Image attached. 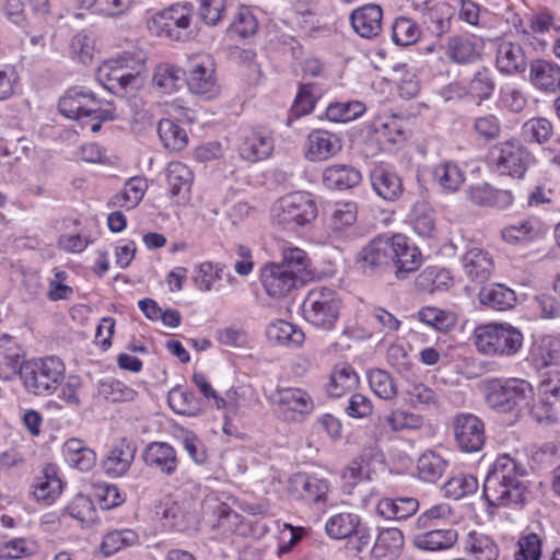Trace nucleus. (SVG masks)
I'll return each instance as SVG.
<instances>
[{"mask_svg": "<svg viewBox=\"0 0 560 560\" xmlns=\"http://www.w3.org/2000/svg\"><path fill=\"white\" fill-rule=\"evenodd\" d=\"M495 89V81L488 68L478 69L467 85V93L482 102L488 100Z\"/></svg>", "mask_w": 560, "mask_h": 560, "instance_id": "13d9d810", "label": "nucleus"}, {"mask_svg": "<svg viewBox=\"0 0 560 560\" xmlns=\"http://www.w3.org/2000/svg\"><path fill=\"white\" fill-rule=\"evenodd\" d=\"M468 199L480 207L509 208L514 197L510 190L497 189L487 183L472 185L467 189Z\"/></svg>", "mask_w": 560, "mask_h": 560, "instance_id": "c85d7f7f", "label": "nucleus"}, {"mask_svg": "<svg viewBox=\"0 0 560 560\" xmlns=\"http://www.w3.org/2000/svg\"><path fill=\"white\" fill-rule=\"evenodd\" d=\"M38 545L26 538H13L0 545V558L20 559L36 553Z\"/></svg>", "mask_w": 560, "mask_h": 560, "instance_id": "0e129e2a", "label": "nucleus"}, {"mask_svg": "<svg viewBox=\"0 0 560 560\" xmlns=\"http://www.w3.org/2000/svg\"><path fill=\"white\" fill-rule=\"evenodd\" d=\"M148 188L145 179L141 177L130 178L124 188L112 199L114 207L133 209L142 200Z\"/></svg>", "mask_w": 560, "mask_h": 560, "instance_id": "de8ad7c7", "label": "nucleus"}, {"mask_svg": "<svg viewBox=\"0 0 560 560\" xmlns=\"http://www.w3.org/2000/svg\"><path fill=\"white\" fill-rule=\"evenodd\" d=\"M553 135L551 121L544 117H533L526 120L521 128V136L527 143H547Z\"/></svg>", "mask_w": 560, "mask_h": 560, "instance_id": "8fccbe9b", "label": "nucleus"}, {"mask_svg": "<svg viewBox=\"0 0 560 560\" xmlns=\"http://www.w3.org/2000/svg\"><path fill=\"white\" fill-rule=\"evenodd\" d=\"M390 250L392 237L380 236L360 250L357 261L363 270L374 271L392 264Z\"/></svg>", "mask_w": 560, "mask_h": 560, "instance_id": "393cba45", "label": "nucleus"}, {"mask_svg": "<svg viewBox=\"0 0 560 560\" xmlns=\"http://www.w3.org/2000/svg\"><path fill=\"white\" fill-rule=\"evenodd\" d=\"M145 55L142 51L124 52L104 61L96 70L97 81L109 92L126 95L144 84Z\"/></svg>", "mask_w": 560, "mask_h": 560, "instance_id": "f03ea898", "label": "nucleus"}, {"mask_svg": "<svg viewBox=\"0 0 560 560\" xmlns=\"http://www.w3.org/2000/svg\"><path fill=\"white\" fill-rule=\"evenodd\" d=\"M158 132L163 145L170 151H180L188 143V136L184 128L170 119L159 121Z\"/></svg>", "mask_w": 560, "mask_h": 560, "instance_id": "864d4df0", "label": "nucleus"}, {"mask_svg": "<svg viewBox=\"0 0 560 560\" xmlns=\"http://www.w3.org/2000/svg\"><path fill=\"white\" fill-rule=\"evenodd\" d=\"M62 492V481L56 466L46 465L32 483V494L37 502L50 505Z\"/></svg>", "mask_w": 560, "mask_h": 560, "instance_id": "b1692460", "label": "nucleus"}, {"mask_svg": "<svg viewBox=\"0 0 560 560\" xmlns=\"http://www.w3.org/2000/svg\"><path fill=\"white\" fill-rule=\"evenodd\" d=\"M478 299L480 304L494 311H506L512 308L516 302L514 291L499 283L482 287Z\"/></svg>", "mask_w": 560, "mask_h": 560, "instance_id": "4c0bfd02", "label": "nucleus"}, {"mask_svg": "<svg viewBox=\"0 0 560 560\" xmlns=\"http://www.w3.org/2000/svg\"><path fill=\"white\" fill-rule=\"evenodd\" d=\"M341 150L340 139L326 130H313L305 143V158L311 162H322L335 156Z\"/></svg>", "mask_w": 560, "mask_h": 560, "instance_id": "6ab92c4d", "label": "nucleus"}, {"mask_svg": "<svg viewBox=\"0 0 560 560\" xmlns=\"http://www.w3.org/2000/svg\"><path fill=\"white\" fill-rule=\"evenodd\" d=\"M194 182L191 170L182 162H172L167 166V185L171 198L177 205H185L190 199Z\"/></svg>", "mask_w": 560, "mask_h": 560, "instance_id": "412c9836", "label": "nucleus"}, {"mask_svg": "<svg viewBox=\"0 0 560 560\" xmlns=\"http://www.w3.org/2000/svg\"><path fill=\"white\" fill-rule=\"evenodd\" d=\"M277 418L289 423H301L315 409L311 394L301 387H280L266 395Z\"/></svg>", "mask_w": 560, "mask_h": 560, "instance_id": "0eeeda50", "label": "nucleus"}, {"mask_svg": "<svg viewBox=\"0 0 560 560\" xmlns=\"http://www.w3.org/2000/svg\"><path fill=\"white\" fill-rule=\"evenodd\" d=\"M357 384L358 375L350 365L341 364L334 369L327 385V392L332 397H340L355 387Z\"/></svg>", "mask_w": 560, "mask_h": 560, "instance_id": "5fc2aeb1", "label": "nucleus"}, {"mask_svg": "<svg viewBox=\"0 0 560 560\" xmlns=\"http://www.w3.org/2000/svg\"><path fill=\"white\" fill-rule=\"evenodd\" d=\"M477 489V479L468 474H458L450 478L444 486L445 494L455 500L474 493Z\"/></svg>", "mask_w": 560, "mask_h": 560, "instance_id": "338daca9", "label": "nucleus"}, {"mask_svg": "<svg viewBox=\"0 0 560 560\" xmlns=\"http://www.w3.org/2000/svg\"><path fill=\"white\" fill-rule=\"evenodd\" d=\"M477 350L490 357H511L523 345L522 332L510 324L489 323L478 325L472 334Z\"/></svg>", "mask_w": 560, "mask_h": 560, "instance_id": "39448f33", "label": "nucleus"}, {"mask_svg": "<svg viewBox=\"0 0 560 560\" xmlns=\"http://www.w3.org/2000/svg\"><path fill=\"white\" fill-rule=\"evenodd\" d=\"M529 82L542 93L560 91V67L551 61L536 60L530 65Z\"/></svg>", "mask_w": 560, "mask_h": 560, "instance_id": "cd10ccee", "label": "nucleus"}, {"mask_svg": "<svg viewBox=\"0 0 560 560\" xmlns=\"http://www.w3.org/2000/svg\"><path fill=\"white\" fill-rule=\"evenodd\" d=\"M268 339L278 345L299 347L304 341V332L287 320H276L267 328Z\"/></svg>", "mask_w": 560, "mask_h": 560, "instance_id": "49530a36", "label": "nucleus"}, {"mask_svg": "<svg viewBox=\"0 0 560 560\" xmlns=\"http://www.w3.org/2000/svg\"><path fill=\"white\" fill-rule=\"evenodd\" d=\"M290 491L304 501L326 502L329 483L326 479L306 474H296L290 479Z\"/></svg>", "mask_w": 560, "mask_h": 560, "instance_id": "aec40b11", "label": "nucleus"}, {"mask_svg": "<svg viewBox=\"0 0 560 560\" xmlns=\"http://www.w3.org/2000/svg\"><path fill=\"white\" fill-rule=\"evenodd\" d=\"M58 108L61 115L78 120L82 128L92 132L101 130L102 122L115 118L114 108L109 102L96 98L95 95L82 89H71L59 100Z\"/></svg>", "mask_w": 560, "mask_h": 560, "instance_id": "7ed1b4c3", "label": "nucleus"}, {"mask_svg": "<svg viewBox=\"0 0 560 560\" xmlns=\"http://www.w3.org/2000/svg\"><path fill=\"white\" fill-rule=\"evenodd\" d=\"M98 394L109 402L133 401L138 393L124 382L115 378L102 381L98 385Z\"/></svg>", "mask_w": 560, "mask_h": 560, "instance_id": "4d7b16f0", "label": "nucleus"}, {"mask_svg": "<svg viewBox=\"0 0 560 560\" xmlns=\"http://www.w3.org/2000/svg\"><path fill=\"white\" fill-rule=\"evenodd\" d=\"M453 13V8L446 2H438L428 8L425 16L427 21L430 22L429 28L436 35L446 33L451 27Z\"/></svg>", "mask_w": 560, "mask_h": 560, "instance_id": "680f3d73", "label": "nucleus"}, {"mask_svg": "<svg viewBox=\"0 0 560 560\" xmlns=\"http://www.w3.org/2000/svg\"><path fill=\"white\" fill-rule=\"evenodd\" d=\"M368 381L372 392L384 400L394 399L398 389L394 378L384 370L375 369L368 373Z\"/></svg>", "mask_w": 560, "mask_h": 560, "instance_id": "bf43d9fd", "label": "nucleus"}, {"mask_svg": "<svg viewBox=\"0 0 560 560\" xmlns=\"http://www.w3.org/2000/svg\"><path fill=\"white\" fill-rule=\"evenodd\" d=\"M528 105L526 93L516 84L506 83L500 88L498 107L513 114L522 113Z\"/></svg>", "mask_w": 560, "mask_h": 560, "instance_id": "6e6d98bb", "label": "nucleus"}, {"mask_svg": "<svg viewBox=\"0 0 560 560\" xmlns=\"http://www.w3.org/2000/svg\"><path fill=\"white\" fill-rule=\"evenodd\" d=\"M277 264L294 276L301 284L314 278L312 261L306 252L300 247L283 246L281 248V261Z\"/></svg>", "mask_w": 560, "mask_h": 560, "instance_id": "bb28decb", "label": "nucleus"}, {"mask_svg": "<svg viewBox=\"0 0 560 560\" xmlns=\"http://www.w3.org/2000/svg\"><path fill=\"white\" fill-rule=\"evenodd\" d=\"M68 514L78 520L83 526L96 520V510L92 500L83 494L75 495L67 506Z\"/></svg>", "mask_w": 560, "mask_h": 560, "instance_id": "69168bd1", "label": "nucleus"}, {"mask_svg": "<svg viewBox=\"0 0 560 560\" xmlns=\"http://www.w3.org/2000/svg\"><path fill=\"white\" fill-rule=\"evenodd\" d=\"M194 16L190 3H175L153 13L147 20L148 30L156 35L173 40H185L189 37V26Z\"/></svg>", "mask_w": 560, "mask_h": 560, "instance_id": "1a4fd4ad", "label": "nucleus"}, {"mask_svg": "<svg viewBox=\"0 0 560 560\" xmlns=\"http://www.w3.org/2000/svg\"><path fill=\"white\" fill-rule=\"evenodd\" d=\"M143 459L148 466L159 469L166 475H172L177 469L178 459L176 451L165 442L150 443L144 450Z\"/></svg>", "mask_w": 560, "mask_h": 560, "instance_id": "2f4dec72", "label": "nucleus"}, {"mask_svg": "<svg viewBox=\"0 0 560 560\" xmlns=\"http://www.w3.org/2000/svg\"><path fill=\"white\" fill-rule=\"evenodd\" d=\"M463 268L466 276L476 282H485L490 279L494 270L492 255L483 248L470 247L463 256Z\"/></svg>", "mask_w": 560, "mask_h": 560, "instance_id": "a878e982", "label": "nucleus"}, {"mask_svg": "<svg viewBox=\"0 0 560 560\" xmlns=\"http://www.w3.org/2000/svg\"><path fill=\"white\" fill-rule=\"evenodd\" d=\"M501 238L513 246H526L542 238L546 234L544 222L537 217L517 220L501 230Z\"/></svg>", "mask_w": 560, "mask_h": 560, "instance_id": "dca6fc26", "label": "nucleus"}, {"mask_svg": "<svg viewBox=\"0 0 560 560\" xmlns=\"http://www.w3.org/2000/svg\"><path fill=\"white\" fill-rule=\"evenodd\" d=\"M258 21L248 7L241 5L233 16L230 31L241 37H248L256 33Z\"/></svg>", "mask_w": 560, "mask_h": 560, "instance_id": "774afa93", "label": "nucleus"}, {"mask_svg": "<svg viewBox=\"0 0 560 560\" xmlns=\"http://www.w3.org/2000/svg\"><path fill=\"white\" fill-rule=\"evenodd\" d=\"M447 460L440 454L428 450L423 452L417 460V476L425 482H435L447 468Z\"/></svg>", "mask_w": 560, "mask_h": 560, "instance_id": "37998d69", "label": "nucleus"}, {"mask_svg": "<svg viewBox=\"0 0 560 560\" xmlns=\"http://www.w3.org/2000/svg\"><path fill=\"white\" fill-rule=\"evenodd\" d=\"M419 509V502L417 499L408 498H384L378 501L376 511L380 516L389 521L406 520Z\"/></svg>", "mask_w": 560, "mask_h": 560, "instance_id": "c9c22d12", "label": "nucleus"}, {"mask_svg": "<svg viewBox=\"0 0 560 560\" xmlns=\"http://www.w3.org/2000/svg\"><path fill=\"white\" fill-rule=\"evenodd\" d=\"M371 183L375 192L385 200H395L402 192L399 176L381 166L371 173Z\"/></svg>", "mask_w": 560, "mask_h": 560, "instance_id": "ea45409f", "label": "nucleus"}, {"mask_svg": "<svg viewBox=\"0 0 560 560\" xmlns=\"http://www.w3.org/2000/svg\"><path fill=\"white\" fill-rule=\"evenodd\" d=\"M317 207L310 195L293 192L280 198L272 208V222L282 229L294 230L311 223Z\"/></svg>", "mask_w": 560, "mask_h": 560, "instance_id": "9d476101", "label": "nucleus"}, {"mask_svg": "<svg viewBox=\"0 0 560 560\" xmlns=\"http://www.w3.org/2000/svg\"><path fill=\"white\" fill-rule=\"evenodd\" d=\"M530 162V153L516 140L500 143L492 155V165L500 175L522 178Z\"/></svg>", "mask_w": 560, "mask_h": 560, "instance_id": "f8f14e48", "label": "nucleus"}, {"mask_svg": "<svg viewBox=\"0 0 560 560\" xmlns=\"http://www.w3.org/2000/svg\"><path fill=\"white\" fill-rule=\"evenodd\" d=\"M525 466L514 456L502 454L494 460L483 482V498L492 506H512L523 503Z\"/></svg>", "mask_w": 560, "mask_h": 560, "instance_id": "f257e3e1", "label": "nucleus"}, {"mask_svg": "<svg viewBox=\"0 0 560 560\" xmlns=\"http://www.w3.org/2000/svg\"><path fill=\"white\" fill-rule=\"evenodd\" d=\"M260 280L266 293L275 299L284 298L301 283L277 262H269L262 268Z\"/></svg>", "mask_w": 560, "mask_h": 560, "instance_id": "a211bd4d", "label": "nucleus"}, {"mask_svg": "<svg viewBox=\"0 0 560 560\" xmlns=\"http://www.w3.org/2000/svg\"><path fill=\"white\" fill-rule=\"evenodd\" d=\"M361 525V518L354 513L342 512L330 516L325 523V532L332 539H347Z\"/></svg>", "mask_w": 560, "mask_h": 560, "instance_id": "c03bdc74", "label": "nucleus"}, {"mask_svg": "<svg viewBox=\"0 0 560 560\" xmlns=\"http://www.w3.org/2000/svg\"><path fill=\"white\" fill-rule=\"evenodd\" d=\"M433 178L446 191H457L465 182L462 168L453 162H442L434 166Z\"/></svg>", "mask_w": 560, "mask_h": 560, "instance_id": "09e8293b", "label": "nucleus"}, {"mask_svg": "<svg viewBox=\"0 0 560 560\" xmlns=\"http://www.w3.org/2000/svg\"><path fill=\"white\" fill-rule=\"evenodd\" d=\"M361 173L352 166L337 164L323 172V182L328 188L349 189L360 184Z\"/></svg>", "mask_w": 560, "mask_h": 560, "instance_id": "a19ab883", "label": "nucleus"}, {"mask_svg": "<svg viewBox=\"0 0 560 560\" xmlns=\"http://www.w3.org/2000/svg\"><path fill=\"white\" fill-rule=\"evenodd\" d=\"M341 306L337 292L326 287L312 289L302 304L305 320L324 330L334 328Z\"/></svg>", "mask_w": 560, "mask_h": 560, "instance_id": "6e6552de", "label": "nucleus"}, {"mask_svg": "<svg viewBox=\"0 0 560 560\" xmlns=\"http://www.w3.org/2000/svg\"><path fill=\"white\" fill-rule=\"evenodd\" d=\"M420 37V30L415 21L408 18H397L392 26V38L399 46L415 44Z\"/></svg>", "mask_w": 560, "mask_h": 560, "instance_id": "e2e57ef3", "label": "nucleus"}, {"mask_svg": "<svg viewBox=\"0 0 560 560\" xmlns=\"http://www.w3.org/2000/svg\"><path fill=\"white\" fill-rule=\"evenodd\" d=\"M135 454L133 445L126 439L120 440L103 460L105 472L110 477H121L130 468Z\"/></svg>", "mask_w": 560, "mask_h": 560, "instance_id": "473e14b6", "label": "nucleus"}, {"mask_svg": "<svg viewBox=\"0 0 560 560\" xmlns=\"http://www.w3.org/2000/svg\"><path fill=\"white\" fill-rule=\"evenodd\" d=\"M185 72L171 63H160L153 74V83L161 92L171 94L177 91L182 84Z\"/></svg>", "mask_w": 560, "mask_h": 560, "instance_id": "603ef678", "label": "nucleus"}, {"mask_svg": "<svg viewBox=\"0 0 560 560\" xmlns=\"http://www.w3.org/2000/svg\"><path fill=\"white\" fill-rule=\"evenodd\" d=\"M423 425V417L408 410L396 408L389 413L378 417L374 422L375 439H384L392 433L418 430Z\"/></svg>", "mask_w": 560, "mask_h": 560, "instance_id": "2eb2a0df", "label": "nucleus"}, {"mask_svg": "<svg viewBox=\"0 0 560 560\" xmlns=\"http://www.w3.org/2000/svg\"><path fill=\"white\" fill-rule=\"evenodd\" d=\"M186 82L188 90L205 98H213L220 93L213 59L207 54H196L188 57Z\"/></svg>", "mask_w": 560, "mask_h": 560, "instance_id": "9b49d317", "label": "nucleus"}, {"mask_svg": "<svg viewBox=\"0 0 560 560\" xmlns=\"http://www.w3.org/2000/svg\"><path fill=\"white\" fill-rule=\"evenodd\" d=\"M140 537L135 529L121 528L108 532L104 537L100 546V551L105 557H110L116 552L126 548L139 545Z\"/></svg>", "mask_w": 560, "mask_h": 560, "instance_id": "79ce46f5", "label": "nucleus"}, {"mask_svg": "<svg viewBox=\"0 0 560 560\" xmlns=\"http://www.w3.org/2000/svg\"><path fill=\"white\" fill-rule=\"evenodd\" d=\"M275 149L272 133L264 128L245 131L238 145L242 159L258 162L268 159Z\"/></svg>", "mask_w": 560, "mask_h": 560, "instance_id": "f3484780", "label": "nucleus"}, {"mask_svg": "<svg viewBox=\"0 0 560 560\" xmlns=\"http://www.w3.org/2000/svg\"><path fill=\"white\" fill-rule=\"evenodd\" d=\"M294 21L304 33L308 34L320 26V18L316 0H296Z\"/></svg>", "mask_w": 560, "mask_h": 560, "instance_id": "3c124183", "label": "nucleus"}, {"mask_svg": "<svg viewBox=\"0 0 560 560\" xmlns=\"http://www.w3.org/2000/svg\"><path fill=\"white\" fill-rule=\"evenodd\" d=\"M366 107L359 101L338 102L330 104L326 109V116L335 122H347L359 118Z\"/></svg>", "mask_w": 560, "mask_h": 560, "instance_id": "052dcab7", "label": "nucleus"}, {"mask_svg": "<svg viewBox=\"0 0 560 560\" xmlns=\"http://www.w3.org/2000/svg\"><path fill=\"white\" fill-rule=\"evenodd\" d=\"M533 384L520 377H509L493 384L487 394L488 406L501 413L521 415L535 400Z\"/></svg>", "mask_w": 560, "mask_h": 560, "instance_id": "20e7f679", "label": "nucleus"}, {"mask_svg": "<svg viewBox=\"0 0 560 560\" xmlns=\"http://www.w3.org/2000/svg\"><path fill=\"white\" fill-rule=\"evenodd\" d=\"M392 264L397 268L396 275L416 271L421 265V254L418 248L411 245L407 237L396 234L392 237Z\"/></svg>", "mask_w": 560, "mask_h": 560, "instance_id": "5701e85b", "label": "nucleus"}, {"mask_svg": "<svg viewBox=\"0 0 560 560\" xmlns=\"http://www.w3.org/2000/svg\"><path fill=\"white\" fill-rule=\"evenodd\" d=\"M382 20V8L374 3L362 5L350 14L353 31L364 38H373L381 33Z\"/></svg>", "mask_w": 560, "mask_h": 560, "instance_id": "4be33fe9", "label": "nucleus"}, {"mask_svg": "<svg viewBox=\"0 0 560 560\" xmlns=\"http://www.w3.org/2000/svg\"><path fill=\"white\" fill-rule=\"evenodd\" d=\"M415 232L422 237H432L436 232V219L433 208L423 199L417 200L408 215Z\"/></svg>", "mask_w": 560, "mask_h": 560, "instance_id": "58836bf2", "label": "nucleus"}, {"mask_svg": "<svg viewBox=\"0 0 560 560\" xmlns=\"http://www.w3.org/2000/svg\"><path fill=\"white\" fill-rule=\"evenodd\" d=\"M457 539L456 529H432L415 536L413 545L421 550L442 551L451 549Z\"/></svg>", "mask_w": 560, "mask_h": 560, "instance_id": "e433bc0d", "label": "nucleus"}, {"mask_svg": "<svg viewBox=\"0 0 560 560\" xmlns=\"http://www.w3.org/2000/svg\"><path fill=\"white\" fill-rule=\"evenodd\" d=\"M65 377V364L57 357H46L23 362L20 378L24 388L36 396L55 393Z\"/></svg>", "mask_w": 560, "mask_h": 560, "instance_id": "423d86ee", "label": "nucleus"}, {"mask_svg": "<svg viewBox=\"0 0 560 560\" xmlns=\"http://www.w3.org/2000/svg\"><path fill=\"white\" fill-rule=\"evenodd\" d=\"M454 436L462 452H479L485 444V427L482 421L470 413L459 415L455 418Z\"/></svg>", "mask_w": 560, "mask_h": 560, "instance_id": "4468645a", "label": "nucleus"}, {"mask_svg": "<svg viewBox=\"0 0 560 560\" xmlns=\"http://www.w3.org/2000/svg\"><path fill=\"white\" fill-rule=\"evenodd\" d=\"M223 272V265L203 261L195 267L192 281L201 292H210L212 290L221 292V285L215 287V282L222 280Z\"/></svg>", "mask_w": 560, "mask_h": 560, "instance_id": "a18cd8bd", "label": "nucleus"}, {"mask_svg": "<svg viewBox=\"0 0 560 560\" xmlns=\"http://www.w3.org/2000/svg\"><path fill=\"white\" fill-rule=\"evenodd\" d=\"M482 50V42L474 35H456L448 39L446 54L456 63L476 61Z\"/></svg>", "mask_w": 560, "mask_h": 560, "instance_id": "c756f323", "label": "nucleus"}, {"mask_svg": "<svg viewBox=\"0 0 560 560\" xmlns=\"http://www.w3.org/2000/svg\"><path fill=\"white\" fill-rule=\"evenodd\" d=\"M238 502L235 498L224 492H209L201 502V514L203 521L212 528L234 524L238 515L233 506Z\"/></svg>", "mask_w": 560, "mask_h": 560, "instance_id": "ddd939ff", "label": "nucleus"}, {"mask_svg": "<svg viewBox=\"0 0 560 560\" xmlns=\"http://www.w3.org/2000/svg\"><path fill=\"white\" fill-rule=\"evenodd\" d=\"M404 547V535L397 528L383 529L371 550L373 560H396Z\"/></svg>", "mask_w": 560, "mask_h": 560, "instance_id": "72a5a7b5", "label": "nucleus"}, {"mask_svg": "<svg viewBox=\"0 0 560 560\" xmlns=\"http://www.w3.org/2000/svg\"><path fill=\"white\" fill-rule=\"evenodd\" d=\"M495 62L503 73L521 72L526 67V57L522 46L510 38H502L497 46Z\"/></svg>", "mask_w": 560, "mask_h": 560, "instance_id": "7c9ffc66", "label": "nucleus"}, {"mask_svg": "<svg viewBox=\"0 0 560 560\" xmlns=\"http://www.w3.org/2000/svg\"><path fill=\"white\" fill-rule=\"evenodd\" d=\"M464 551L471 560H499L500 548L488 535L469 532L464 539Z\"/></svg>", "mask_w": 560, "mask_h": 560, "instance_id": "f704fd0d", "label": "nucleus"}]
</instances>
